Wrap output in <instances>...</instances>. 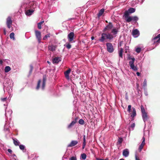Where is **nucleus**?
<instances>
[{"mask_svg":"<svg viewBox=\"0 0 160 160\" xmlns=\"http://www.w3.org/2000/svg\"><path fill=\"white\" fill-rule=\"evenodd\" d=\"M142 114L143 119L144 121L145 122L147 120L148 118L147 113L145 112Z\"/></svg>","mask_w":160,"mask_h":160,"instance_id":"nucleus-19","label":"nucleus"},{"mask_svg":"<svg viewBox=\"0 0 160 160\" xmlns=\"http://www.w3.org/2000/svg\"><path fill=\"white\" fill-rule=\"evenodd\" d=\"M19 148L21 150H23L25 148V147L23 145H19Z\"/></svg>","mask_w":160,"mask_h":160,"instance_id":"nucleus-40","label":"nucleus"},{"mask_svg":"<svg viewBox=\"0 0 160 160\" xmlns=\"http://www.w3.org/2000/svg\"><path fill=\"white\" fill-rule=\"evenodd\" d=\"M46 80L47 78L46 76L45 75H44L43 77V82L42 85V88L43 89H44L45 87Z\"/></svg>","mask_w":160,"mask_h":160,"instance_id":"nucleus-15","label":"nucleus"},{"mask_svg":"<svg viewBox=\"0 0 160 160\" xmlns=\"http://www.w3.org/2000/svg\"><path fill=\"white\" fill-rule=\"evenodd\" d=\"M135 158L136 160H140L139 158L137 156V155H136L135 156Z\"/></svg>","mask_w":160,"mask_h":160,"instance_id":"nucleus-45","label":"nucleus"},{"mask_svg":"<svg viewBox=\"0 0 160 160\" xmlns=\"http://www.w3.org/2000/svg\"><path fill=\"white\" fill-rule=\"evenodd\" d=\"M132 106L131 105H129L128 107V111L129 112H131V108Z\"/></svg>","mask_w":160,"mask_h":160,"instance_id":"nucleus-41","label":"nucleus"},{"mask_svg":"<svg viewBox=\"0 0 160 160\" xmlns=\"http://www.w3.org/2000/svg\"><path fill=\"white\" fill-rule=\"evenodd\" d=\"M30 73H31L33 69V66L32 65H31L30 66Z\"/></svg>","mask_w":160,"mask_h":160,"instance_id":"nucleus-42","label":"nucleus"},{"mask_svg":"<svg viewBox=\"0 0 160 160\" xmlns=\"http://www.w3.org/2000/svg\"><path fill=\"white\" fill-rule=\"evenodd\" d=\"M30 8H31L30 9L28 10L26 12V15L28 16H30L31 15L33 12H34V10L32 9V7H31V6H30Z\"/></svg>","mask_w":160,"mask_h":160,"instance_id":"nucleus-11","label":"nucleus"},{"mask_svg":"<svg viewBox=\"0 0 160 160\" xmlns=\"http://www.w3.org/2000/svg\"><path fill=\"white\" fill-rule=\"evenodd\" d=\"M12 140L13 141V143L15 146L19 145L20 142L16 138H12Z\"/></svg>","mask_w":160,"mask_h":160,"instance_id":"nucleus-20","label":"nucleus"},{"mask_svg":"<svg viewBox=\"0 0 160 160\" xmlns=\"http://www.w3.org/2000/svg\"><path fill=\"white\" fill-rule=\"evenodd\" d=\"M50 37V34H48L46 35L43 38V40H46L48 39V38H49Z\"/></svg>","mask_w":160,"mask_h":160,"instance_id":"nucleus-29","label":"nucleus"},{"mask_svg":"<svg viewBox=\"0 0 160 160\" xmlns=\"http://www.w3.org/2000/svg\"><path fill=\"white\" fill-rule=\"evenodd\" d=\"M160 34L152 39V42H153V44H155L156 43H159L160 42Z\"/></svg>","mask_w":160,"mask_h":160,"instance_id":"nucleus-5","label":"nucleus"},{"mask_svg":"<svg viewBox=\"0 0 160 160\" xmlns=\"http://www.w3.org/2000/svg\"><path fill=\"white\" fill-rule=\"evenodd\" d=\"M61 61V58L60 57H55L52 60V62L53 63H58Z\"/></svg>","mask_w":160,"mask_h":160,"instance_id":"nucleus-13","label":"nucleus"},{"mask_svg":"<svg viewBox=\"0 0 160 160\" xmlns=\"http://www.w3.org/2000/svg\"><path fill=\"white\" fill-rule=\"evenodd\" d=\"M3 63V62L2 60H0V64L2 65Z\"/></svg>","mask_w":160,"mask_h":160,"instance_id":"nucleus-52","label":"nucleus"},{"mask_svg":"<svg viewBox=\"0 0 160 160\" xmlns=\"http://www.w3.org/2000/svg\"><path fill=\"white\" fill-rule=\"evenodd\" d=\"M74 36V33L72 32H70L68 36V41L70 42H72V41L73 40Z\"/></svg>","mask_w":160,"mask_h":160,"instance_id":"nucleus-8","label":"nucleus"},{"mask_svg":"<svg viewBox=\"0 0 160 160\" xmlns=\"http://www.w3.org/2000/svg\"><path fill=\"white\" fill-rule=\"evenodd\" d=\"M47 62H48L49 64H50V63H51L50 62H49V61H47Z\"/></svg>","mask_w":160,"mask_h":160,"instance_id":"nucleus-54","label":"nucleus"},{"mask_svg":"<svg viewBox=\"0 0 160 160\" xmlns=\"http://www.w3.org/2000/svg\"><path fill=\"white\" fill-rule=\"evenodd\" d=\"M3 32H4V35H6V30L5 28H4L3 29Z\"/></svg>","mask_w":160,"mask_h":160,"instance_id":"nucleus-49","label":"nucleus"},{"mask_svg":"<svg viewBox=\"0 0 160 160\" xmlns=\"http://www.w3.org/2000/svg\"><path fill=\"white\" fill-rule=\"evenodd\" d=\"M12 22L11 18L10 16L8 17L6 19V24L8 28H10L11 27Z\"/></svg>","mask_w":160,"mask_h":160,"instance_id":"nucleus-4","label":"nucleus"},{"mask_svg":"<svg viewBox=\"0 0 160 160\" xmlns=\"http://www.w3.org/2000/svg\"><path fill=\"white\" fill-rule=\"evenodd\" d=\"M94 39V37H91V39L92 40Z\"/></svg>","mask_w":160,"mask_h":160,"instance_id":"nucleus-53","label":"nucleus"},{"mask_svg":"<svg viewBox=\"0 0 160 160\" xmlns=\"http://www.w3.org/2000/svg\"><path fill=\"white\" fill-rule=\"evenodd\" d=\"M135 126V123H132L131 126V127L132 128H134Z\"/></svg>","mask_w":160,"mask_h":160,"instance_id":"nucleus-48","label":"nucleus"},{"mask_svg":"<svg viewBox=\"0 0 160 160\" xmlns=\"http://www.w3.org/2000/svg\"><path fill=\"white\" fill-rule=\"evenodd\" d=\"M139 34V32L137 29L133 30L132 32V35L135 37H137Z\"/></svg>","mask_w":160,"mask_h":160,"instance_id":"nucleus-16","label":"nucleus"},{"mask_svg":"<svg viewBox=\"0 0 160 160\" xmlns=\"http://www.w3.org/2000/svg\"><path fill=\"white\" fill-rule=\"evenodd\" d=\"M142 139V142L141 144L144 146L145 145V138L144 137H143Z\"/></svg>","mask_w":160,"mask_h":160,"instance_id":"nucleus-39","label":"nucleus"},{"mask_svg":"<svg viewBox=\"0 0 160 160\" xmlns=\"http://www.w3.org/2000/svg\"><path fill=\"white\" fill-rule=\"evenodd\" d=\"M86 136L85 135H84L83 136V142L82 143V149H84L85 148V147L86 145Z\"/></svg>","mask_w":160,"mask_h":160,"instance_id":"nucleus-22","label":"nucleus"},{"mask_svg":"<svg viewBox=\"0 0 160 160\" xmlns=\"http://www.w3.org/2000/svg\"><path fill=\"white\" fill-rule=\"evenodd\" d=\"M10 37L11 39H12L14 40L15 39L14 38V32H12L10 35Z\"/></svg>","mask_w":160,"mask_h":160,"instance_id":"nucleus-27","label":"nucleus"},{"mask_svg":"<svg viewBox=\"0 0 160 160\" xmlns=\"http://www.w3.org/2000/svg\"><path fill=\"white\" fill-rule=\"evenodd\" d=\"M13 156H16V155H15V154H14L13 155Z\"/></svg>","mask_w":160,"mask_h":160,"instance_id":"nucleus-57","label":"nucleus"},{"mask_svg":"<svg viewBox=\"0 0 160 160\" xmlns=\"http://www.w3.org/2000/svg\"><path fill=\"white\" fill-rule=\"evenodd\" d=\"M147 81L146 79L144 80V82L143 83V87H145L147 86Z\"/></svg>","mask_w":160,"mask_h":160,"instance_id":"nucleus-34","label":"nucleus"},{"mask_svg":"<svg viewBox=\"0 0 160 160\" xmlns=\"http://www.w3.org/2000/svg\"><path fill=\"white\" fill-rule=\"evenodd\" d=\"M8 151L10 153H11L12 152V150L10 149H8Z\"/></svg>","mask_w":160,"mask_h":160,"instance_id":"nucleus-50","label":"nucleus"},{"mask_svg":"<svg viewBox=\"0 0 160 160\" xmlns=\"http://www.w3.org/2000/svg\"><path fill=\"white\" fill-rule=\"evenodd\" d=\"M141 112H142V113L146 112H145V110L143 106L142 105H141Z\"/></svg>","mask_w":160,"mask_h":160,"instance_id":"nucleus-32","label":"nucleus"},{"mask_svg":"<svg viewBox=\"0 0 160 160\" xmlns=\"http://www.w3.org/2000/svg\"><path fill=\"white\" fill-rule=\"evenodd\" d=\"M131 68L134 71H137L138 70V69L136 67L134 66V65H133V67H131Z\"/></svg>","mask_w":160,"mask_h":160,"instance_id":"nucleus-38","label":"nucleus"},{"mask_svg":"<svg viewBox=\"0 0 160 160\" xmlns=\"http://www.w3.org/2000/svg\"><path fill=\"white\" fill-rule=\"evenodd\" d=\"M129 154V152L128 149H125L123 150L122 152L123 155L125 157H127Z\"/></svg>","mask_w":160,"mask_h":160,"instance_id":"nucleus-14","label":"nucleus"},{"mask_svg":"<svg viewBox=\"0 0 160 160\" xmlns=\"http://www.w3.org/2000/svg\"><path fill=\"white\" fill-rule=\"evenodd\" d=\"M122 42H120V46H121V45H122Z\"/></svg>","mask_w":160,"mask_h":160,"instance_id":"nucleus-55","label":"nucleus"},{"mask_svg":"<svg viewBox=\"0 0 160 160\" xmlns=\"http://www.w3.org/2000/svg\"><path fill=\"white\" fill-rule=\"evenodd\" d=\"M71 69L69 68L67 70L65 71L64 72L65 77L68 80H69L70 79L69 74L71 72Z\"/></svg>","mask_w":160,"mask_h":160,"instance_id":"nucleus-9","label":"nucleus"},{"mask_svg":"<svg viewBox=\"0 0 160 160\" xmlns=\"http://www.w3.org/2000/svg\"><path fill=\"white\" fill-rule=\"evenodd\" d=\"M48 48L49 50L52 51H54L55 50L56 47L55 46L51 45L48 46Z\"/></svg>","mask_w":160,"mask_h":160,"instance_id":"nucleus-17","label":"nucleus"},{"mask_svg":"<svg viewBox=\"0 0 160 160\" xmlns=\"http://www.w3.org/2000/svg\"><path fill=\"white\" fill-rule=\"evenodd\" d=\"M78 118L76 117L74 120L72 121V122L68 126V128H70L74 125L77 122Z\"/></svg>","mask_w":160,"mask_h":160,"instance_id":"nucleus-10","label":"nucleus"},{"mask_svg":"<svg viewBox=\"0 0 160 160\" xmlns=\"http://www.w3.org/2000/svg\"><path fill=\"white\" fill-rule=\"evenodd\" d=\"M96 160H108V159H103L100 158H96Z\"/></svg>","mask_w":160,"mask_h":160,"instance_id":"nucleus-46","label":"nucleus"},{"mask_svg":"<svg viewBox=\"0 0 160 160\" xmlns=\"http://www.w3.org/2000/svg\"><path fill=\"white\" fill-rule=\"evenodd\" d=\"M106 46L107 51L110 52L112 53L114 51V48L112 44L110 43H107Z\"/></svg>","mask_w":160,"mask_h":160,"instance_id":"nucleus-3","label":"nucleus"},{"mask_svg":"<svg viewBox=\"0 0 160 160\" xmlns=\"http://www.w3.org/2000/svg\"><path fill=\"white\" fill-rule=\"evenodd\" d=\"M66 47L68 49H69L71 48V45L69 43H68L67 44Z\"/></svg>","mask_w":160,"mask_h":160,"instance_id":"nucleus-36","label":"nucleus"},{"mask_svg":"<svg viewBox=\"0 0 160 160\" xmlns=\"http://www.w3.org/2000/svg\"><path fill=\"white\" fill-rule=\"evenodd\" d=\"M86 155L85 153H83L81 154V158L84 160L86 159Z\"/></svg>","mask_w":160,"mask_h":160,"instance_id":"nucleus-31","label":"nucleus"},{"mask_svg":"<svg viewBox=\"0 0 160 160\" xmlns=\"http://www.w3.org/2000/svg\"><path fill=\"white\" fill-rule=\"evenodd\" d=\"M136 74L138 76H139L140 75V73L138 72H137Z\"/></svg>","mask_w":160,"mask_h":160,"instance_id":"nucleus-51","label":"nucleus"},{"mask_svg":"<svg viewBox=\"0 0 160 160\" xmlns=\"http://www.w3.org/2000/svg\"><path fill=\"white\" fill-rule=\"evenodd\" d=\"M136 115V109L135 108L133 107L132 108V113H131V116L132 118H134L135 117Z\"/></svg>","mask_w":160,"mask_h":160,"instance_id":"nucleus-18","label":"nucleus"},{"mask_svg":"<svg viewBox=\"0 0 160 160\" xmlns=\"http://www.w3.org/2000/svg\"><path fill=\"white\" fill-rule=\"evenodd\" d=\"M141 48H138L136 49V51L138 53H139L140 52Z\"/></svg>","mask_w":160,"mask_h":160,"instance_id":"nucleus-37","label":"nucleus"},{"mask_svg":"<svg viewBox=\"0 0 160 160\" xmlns=\"http://www.w3.org/2000/svg\"><path fill=\"white\" fill-rule=\"evenodd\" d=\"M132 60V61H129V64L130 67H133L134 65V63L135 61V58H131Z\"/></svg>","mask_w":160,"mask_h":160,"instance_id":"nucleus-21","label":"nucleus"},{"mask_svg":"<svg viewBox=\"0 0 160 160\" xmlns=\"http://www.w3.org/2000/svg\"><path fill=\"white\" fill-rule=\"evenodd\" d=\"M119 160H124L122 158V159H120Z\"/></svg>","mask_w":160,"mask_h":160,"instance_id":"nucleus-56","label":"nucleus"},{"mask_svg":"<svg viewBox=\"0 0 160 160\" xmlns=\"http://www.w3.org/2000/svg\"><path fill=\"white\" fill-rule=\"evenodd\" d=\"M11 70V68L9 66H6L5 68V72H8Z\"/></svg>","mask_w":160,"mask_h":160,"instance_id":"nucleus-26","label":"nucleus"},{"mask_svg":"<svg viewBox=\"0 0 160 160\" xmlns=\"http://www.w3.org/2000/svg\"><path fill=\"white\" fill-rule=\"evenodd\" d=\"M78 122L80 124L82 125H83L84 124V121L82 119H80L79 120Z\"/></svg>","mask_w":160,"mask_h":160,"instance_id":"nucleus-30","label":"nucleus"},{"mask_svg":"<svg viewBox=\"0 0 160 160\" xmlns=\"http://www.w3.org/2000/svg\"><path fill=\"white\" fill-rule=\"evenodd\" d=\"M33 5H34V4H33V2H32L31 3H29V5L30 6H31V7H32V8H34L33 7Z\"/></svg>","mask_w":160,"mask_h":160,"instance_id":"nucleus-47","label":"nucleus"},{"mask_svg":"<svg viewBox=\"0 0 160 160\" xmlns=\"http://www.w3.org/2000/svg\"><path fill=\"white\" fill-rule=\"evenodd\" d=\"M41 81L40 79L38 81L37 85V86L36 88L38 90L40 86V84L41 83Z\"/></svg>","mask_w":160,"mask_h":160,"instance_id":"nucleus-28","label":"nucleus"},{"mask_svg":"<svg viewBox=\"0 0 160 160\" xmlns=\"http://www.w3.org/2000/svg\"><path fill=\"white\" fill-rule=\"evenodd\" d=\"M122 141H123L122 138H119L118 139V142L119 144H121L122 143Z\"/></svg>","mask_w":160,"mask_h":160,"instance_id":"nucleus-35","label":"nucleus"},{"mask_svg":"<svg viewBox=\"0 0 160 160\" xmlns=\"http://www.w3.org/2000/svg\"><path fill=\"white\" fill-rule=\"evenodd\" d=\"M113 27V25L111 22H109L108 24L104 28L103 31L105 32L107 30H110Z\"/></svg>","mask_w":160,"mask_h":160,"instance_id":"nucleus-7","label":"nucleus"},{"mask_svg":"<svg viewBox=\"0 0 160 160\" xmlns=\"http://www.w3.org/2000/svg\"><path fill=\"white\" fill-rule=\"evenodd\" d=\"M70 160H77L76 157L74 156H72L70 158Z\"/></svg>","mask_w":160,"mask_h":160,"instance_id":"nucleus-43","label":"nucleus"},{"mask_svg":"<svg viewBox=\"0 0 160 160\" xmlns=\"http://www.w3.org/2000/svg\"><path fill=\"white\" fill-rule=\"evenodd\" d=\"M118 32V28H113L111 31V33L113 34V35L109 33L107 34L102 33L101 34V38L99 39V41L101 42H103L106 39L111 40L116 37V36H113V35L117 34Z\"/></svg>","mask_w":160,"mask_h":160,"instance_id":"nucleus-2","label":"nucleus"},{"mask_svg":"<svg viewBox=\"0 0 160 160\" xmlns=\"http://www.w3.org/2000/svg\"><path fill=\"white\" fill-rule=\"evenodd\" d=\"M135 11V9L133 8H130L128 10L125 11L124 12L123 17L126 20L127 22H129L133 21L136 22L138 20V18L137 16H130L129 14L134 12Z\"/></svg>","mask_w":160,"mask_h":160,"instance_id":"nucleus-1","label":"nucleus"},{"mask_svg":"<svg viewBox=\"0 0 160 160\" xmlns=\"http://www.w3.org/2000/svg\"><path fill=\"white\" fill-rule=\"evenodd\" d=\"M144 146L143 145H141V144L138 148V150L139 152H140L142 151V149L143 148Z\"/></svg>","mask_w":160,"mask_h":160,"instance_id":"nucleus-33","label":"nucleus"},{"mask_svg":"<svg viewBox=\"0 0 160 160\" xmlns=\"http://www.w3.org/2000/svg\"><path fill=\"white\" fill-rule=\"evenodd\" d=\"M44 21H42L38 24V27L39 29L42 28V24L44 23Z\"/></svg>","mask_w":160,"mask_h":160,"instance_id":"nucleus-25","label":"nucleus"},{"mask_svg":"<svg viewBox=\"0 0 160 160\" xmlns=\"http://www.w3.org/2000/svg\"><path fill=\"white\" fill-rule=\"evenodd\" d=\"M6 100H7L6 98H1V100L2 102L6 101Z\"/></svg>","mask_w":160,"mask_h":160,"instance_id":"nucleus-44","label":"nucleus"},{"mask_svg":"<svg viewBox=\"0 0 160 160\" xmlns=\"http://www.w3.org/2000/svg\"><path fill=\"white\" fill-rule=\"evenodd\" d=\"M35 33L38 42H40L41 38V32L39 31L36 30L35 31Z\"/></svg>","mask_w":160,"mask_h":160,"instance_id":"nucleus-6","label":"nucleus"},{"mask_svg":"<svg viewBox=\"0 0 160 160\" xmlns=\"http://www.w3.org/2000/svg\"><path fill=\"white\" fill-rule=\"evenodd\" d=\"M123 52V49L122 48H121L119 51V56L120 57L122 58V53Z\"/></svg>","mask_w":160,"mask_h":160,"instance_id":"nucleus-24","label":"nucleus"},{"mask_svg":"<svg viewBox=\"0 0 160 160\" xmlns=\"http://www.w3.org/2000/svg\"><path fill=\"white\" fill-rule=\"evenodd\" d=\"M13 30V28H12V31Z\"/></svg>","mask_w":160,"mask_h":160,"instance_id":"nucleus-59","label":"nucleus"},{"mask_svg":"<svg viewBox=\"0 0 160 160\" xmlns=\"http://www.w3.org/2000/svg\"><path fill=\"white\" fill-rule=\"evenodd\" d=\"M78 143V142L76 140H72L71 143L68 145V147H71L75 146Z\"/></svg>","mask_w":160,"mask_h":160,"instance_id":"nucleus-12","label":"nucleus"},{"mask_svg":"<svg viewBox=\"0 0 160 160\" xmlns=\"http://www.w3.org/2000/svg\"><path fill=\"white\" fill-rule=\"evenodd\" d=\"M104 9L103 8L102 9H101L99 11V13L98 14V17H100L103 13L104 12Z\"/></svg>","mask_w":160,"mask_h":160,"instance_id":"nucleus-23","label":"nucleus"},{"mask_svg":"<svg viewBox=\"0 0 160 160\" xmlns=\"http://www.w3.org/2000/svg\"><path fill=\"white\" fill-rule=\"evenodd\" d=\"M106 22H107V23H108V21H106Z\"/></svg>","mask_w":160,"mask_h":160,"instance_id":"nucleus-58","label":"nucleus"}]
</instances>
